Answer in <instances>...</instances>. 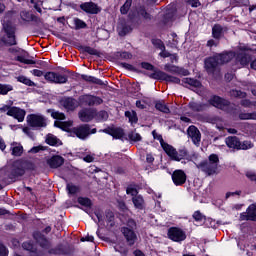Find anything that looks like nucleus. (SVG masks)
Segmentation results:
<instances>
[{
    "mask_svg": "<svg viewBox=\"0 0 256 256\" xmlns=\"http://www.w3.org/2000/svg\"><path fill=\"white\" fill-rule=\"evenodd\" d=\"M219 167V156L217 154H211L207 161L200 162L197 168L206 175H215L217 168Z\"/></svg>",
    "mask_w": 256,
    "mask_h": 256,
    "instance_id": "obj_1",
    "label": "nucleus"
},
{
    "mask_svg": "<svg viewBox=\"0 0 256 256\" xmlns=\"http://www.w3.org/2000/svg\"><path fill=\"white\" fill-rule=\"evenodd\" d=\"M72 133L76 135L78 139L85 141V139H87L89 135H95V133H97V128L91 129V126L89 124H82L78 127H74L72 129Z\"/></svg>",
    "mask_w": 256,
    "mask_h": 256,
    "instance_id": "obj_2",
    "label": "nucleus"
},
{
    "mask_svg": "<svg viewBox=\"0 0 256 256\" xmlns=\"http://www.w3.org/2000/svg\"><path fill=\"white\" fill-rule=\"evenodd\" d=\"M3 30L6 33V37L2 39L5 45L13 47L17 45V39L15 38V28L9 22L3 23Z\"/></svg>",
    "mask_w": 256,
    "mask_h": 256,
    "instance_id": "obj_3",
    "label": "nucleus"
},
{
    "mask_svg": "<svg viewBox=\"0 0 256 256\" xmlns=\"http://www.w3.org/2000/svg\"><path fill=\"white\" fill-rule=\"evenodd\" d=\"M149 77L159 81H166V83H174L175 85H179V83H181V79H179L177 76L169 75L161 70H157L156 72L150 74Z\"/></svg>",
    "mask_w": 256,
    "mask_h": 256,
    "instance_id": "obj_4",
    "label": "nucleus"
},
{
    "mask_svg": "<svg viewBox=\"0 0 256 256\" xmlns=\"http://www.w3.org/2000/svg\"><path fill=\"white\" fill-rule=\"evenodd\" d=\"M221 64L216 55L208 57L204 60V69L208 75H215L216 71L219 70Z\"/></svg>",
    "mask_w": 256,
    "mask_h": 256,
    "instance_id": "obj_5",
    "label": "nucleus"
},
{
    "mask_svg": "<svg viewBox=\"0 0 256 256\" xmlns=\"http://www.w3.org/2000/svg\"><path fill=\"white\" fill-rule=\"evenodd\" d=\"M44 79H46V81L49 83H56L59 85H63L68 81L67 75L61 74L59 72H47L44 75Z\"/></svg>",
    "mask_w": 256,
    "mask_h": 256,
    "instance_id": "obj_6",
    "label": "nucleus"
},
{
    "mask_svg": "<svg viewBox=\"0 0 256 256\" xmlns=\"http://www.w3.org/2000/svg\"><path fill=\"white\" fill-rule=\"evenodd\" d=\"M30 127H47V118L41 114H30L27 116Z\"/></svg>",
    "mask_w": 256,
    "mask_h": 256,
    "instance_id": "obj_7",
    "label": "nucleus"
},
{
    "mask_svg": "<svg viewBox=\"0 0 256 256\" xmlns=\"http://www.w3.org/2000/svg\"><path fill=\"white\" fill-rule=\"evenodd\" d=\"M168 237L176 243H181L187 239V234L181 228L172 227L168 230Z\"/></svg>",
    "mask_w": 256,
    "mask_h": 256,
    "instance_id": "obj_8",
    "label": "nucleus"
},
{
    "mask_svg": "<svg viewBox=\"0 0 256 256\" xmlns=\"http://www.w3.org/2000/svg\"><path fill=\"white\" fill-rule=\"evenodd\" d=\"M79 102L82 105H88L89 107H93V105H101V103H103V99L99 96L85 94L79 97Z\"/></svg>",
    "mask_w": 256,
    "mask_h": 256,
    "instance_id": "obj_9",
    "label": "nucleus"
},
{
    "mask_svg": "<svg viewBox=\"0 0 256 256\" xmlns=\"http://www.w3.org/2000/svg\"><path fill=\"white\" fill-rule=\"evenodd\" d=\"M6 115H8L9 117H13L14 119H17L19 123H23V121H25V115H27V112H25L24 109L12 106L10 110L6 112Z\"/></svg>",
    "mask_w": 256,
    "mask_h": 256,
    "instance_id": "obj_10",
    "label": "nucleus"
},
{
    "mask_svg": "<svg viewBox=\"0 0 256 256\" xmlns=\"http://www.w3.org/2000/svg\"><path fill=\"white\" fill-rule=\"evenodd\" d=\"M187 135L189 139H191L192 143L196 145V147H199V145H201V132L197 127H195L194 125L190 126L187 129Z\"/></svg>",
    "mask_w": 256,
    "mask_h": 256,
    "instance_id": "obj_11",
    "label": "nucleus"
},
{
    "mask_svg": "<svg viewBox=\"0 0 256 256\" xmlns=\"http://www.w3.org/2000/svg\"><path fill=\"white\" fill-rule=\"evenodd\" d=\"M240 221H256V203L250 204L246 212L240 214Z\"/></svg>",
    "mask_w": 256,
    "mask_h": 256,
    "instance_id": "obj_12",
    "label": "nucleus"
},
{
    "mask_svg": "<svg viewBox=\"0 0 256 256\" xmlns=\"http://www.w3.org/2000/svg\"><path fill=\"white\" fill-rule=\"evenodd\" d=\"M172 181L176 187H181V185H185L187 182V174L183 170H175L172 173Z\"/></svg>",
    "mask_w": 256,
    "mask_h": 256,
    "instance_id": "obj_13",
    "label": "nucleus"
},
{
    "mask_svg": "<svg viewBox=\"0 0 256 256\" xmlns=\"http://www.w3.org/2000/svg\"><path fill=\"white\" fill-rule=\"evenodd\" d=\"M60 105L66 109V111H75L79 107V102L71 97H65L60 100Z\"/></svg>",
    "mask_w": 256,
    "mask_h": 256,
    "instance_id": "obj_14",
    "label": "nucleus"
},
{
    "mask_svg": "<svg viewBox=\"0 0 256 256\" xmlns=\"http://www.w3.org/2000/svg\"><path fill=\"white\" fill-rule=\"evenodd\" d=\"M80 9L82 11H85V13H88L90 15H97V13H101V8L97 6V4L93 2H85L80 5Z\"/></svg>",
    "mask_w": 256,
    "mask_h": 256,
    "instance_id": "obj_15",
    "label": "nucleus"
},
{
    "mask_svg": "<svg viewBox=\"0 0 256 256\" xmlns=\"http://www.w3.org/2000/svg\"><path fill=\"white\" fill-rule=\"evenodd\" d=\"M78 117L82 123H89L95 119V109H84L78 113Z\"/></svg>",
    "mask_w": 256,
    "mask_h": 256,
    "instance_id": "obj_16",
    "label": "nucleus"
},
{
    "mask_svg": "<svg viewBox=\"0 0 256 256\" xmlns=\"http://www.w3.org/2000/svg\"><path fill=\"white\" fill-rule=\"evenodd\" d=\"M164 71H167V73H172L173 75H183L184 77L189 75V70L179 68L178 66L172 64H165Z\"/></svg>",
    "mask_w": 256,
    "mask_h": 256,
    "instance_id": "obj_17",
    "label": "nucleus"
},
{
    "mask_svg": "<svg viewBox=\"0 0 256 256\" xmlns=\"http://www.w3.org/2000/svg\"><path fill=\"white\" fill-rule=\"evenodd\" d=\"M121 231L128 245H135V241H137V234H135V231L129 227H123Z\"/></svg>",
    "mask_w": 256,
    "mask_h": 256,
    "instance_id": "obj_18",
    "label": "nucleus"
},
{
    "mask_svg": "<svg viewBox=\"0 0 256 256\" xmlns=\"http://www.w3.org/2000/svg\"><path fill=\"white\" fill-rule=\"evenodd\" d=\"M210 105H213V107H217V109H225L226 107H229V102L219 96H213L209 100Z\"/></svg>",
    "mask_w": 256,
    "mask_h": 256,
    "instance_id": "obj_19",
    "label": "nucleus"
},
{
    "mask_svg": "<svg viewBox=\"0 0 256 256\" xmlns=\"http://www.w3.org/2000/svg\"><path fill=\"white\" fill-rule=\"evenodd\" d=\"M216 58L218 59V63H220V65H225V63H229V61L235 59V52H223L216 54Z\"/></svg>",
    "mask_w": 256,
    "mask_h": 256,
    "instance_id": "obj_20",
    "label": "nucleus"
},
{
    "mask_svg": "<svg viewBox=\"0 0 256 256\" xmlns=\"http://www.w3.org/2000/svg\"><path fill=\"white\" fill-rule=\"evenodd\" d=\"M236 63H239L241 67H247L251 63V54L240 52L236 55Z\"/></svg>",
    "mask_w": 256,
    "mask_h": 256,
    "instance_id": "obj_21",
    "label": "nucleus"
},
{
    "mask_svg": "<svg viewBox=\"0 0 256 256\" xmlns=\"http://www.w3.org/2000/svg\"><path fill=\"white\" fill-rule=\"evenodd\" d=\"M162 148L164 149L165 153L172 159V161H177V149L175 147L162 142Z\"/></svg>",
    "mask_w": 256,
    "mask_h": 256,
    "instance_id": "obj_22",
    "label": "nucleus"
},
{
    "mask_svg": "<svg viewBox=\"0 0 256 256\" xmlns=\"http://www.w3.org/2000/svg\"><path fill=\"white\" fill-rule=\"evenodd\" d=\"M47 163L49 167H51V169H57L61 167L63 163H65V159H63V157L61 156H53L50 159H48Z\"/></svg>",
    "mask_w": 256,
    "mask_h": 256,
    "instance_id": "obj_23",
    "label": "nucleus"
},
{
    "mask_svg": "<svg viewBox=\"0 0 256 256\" xmlns=\"http://www.w3.org/2000/svg\"><path fill=\"white\" fill-rule=\"evenodd\" d=\"M100 132L108 133V135H111L114 139H123L125 135V132H123V129L121 128H116L113 130L104 129V130H100Z\"/></svg>",
    "mask_w": 256,
    "mask_h": 256,
    "instance_id": "obj_24",
    "label": "nucleus"
},
{
    "mask_svg": "<svg viewBox=\"0 0 256 256\" xmlns=\"http://www.w3.org/2000/svg\"><path fill=\"white\" fill-rule=\"evenodd\" d=\"M12 177H21L25 175V169H23V166L21 165V162H15L12 166L11 170Z\"/></svg>",
    "mask_w": 256,
    "mask_h": 256,
    "instance_id": "obj_25",
    "label": "nucleus"
},
{
    "mask_svg": "<svg viewBox=\"0 0 256 256\" xmlns=\"http://www.w3.org/2000/svg\"><path fill=\"white\" fill-rule=\"evenodd\" d=\"M132 203L135 209H138L139 211L145 209V199H143V196L141 195L132 197Z\"/></svg>",
    "mask_w": 256,
    "mask_h": 256,
    "instance_id": "obj_26",
    "label": "nucleus"
},
{
    "mask_svg": "<svg viewBox=\"0 0 256 256\" xmlns=\"http://www.w3.org/2000/svg\"><path fill=\"white\" fill-rule=\"evenodd\" d=\"M225 143L229 149H239V138L237 136H229L225 139Z\"/></svg>",
    "mask_w": 256,
    "mask_h": 256,
    "instance_id": "obj_27",
    "label": "nucleus"
},
{
    "mask_svg": "<svg viewBox=\"0 0 256 256\" xmlns=\"http://www.w3.org/2000/svg\"><path fill=\"white\" fill-rule=\"evenodd\" d=\"M188 107H189V109H191V111L201 112V111H205L207 109V104L192 101L188 104Z\"/></svg>",
    "mask_w": 256,
    "mask_h": 256,
    "instance_id": "obj_28",
    "label": "nucleus"
},
{
    "mask_svg": "<svg viewBox=\"0 0 256 256\" xmlns=\"http://www.w3.org/2000/svg\"><path fill=\"white\" fill-rule=\"evenodd\" d=\"M81 79H83V81H87L88 83H94L95 85H101V86L107 85V82H104L101 79L95 78L93 76L85 75V74L81 75Z\"/></svg>",
    "mask_w": 256,
    "mask_h": 256,
    "instance_id": "obj_29",
    "label": "nucleus"
},
{
    "mask_svg": "<svg viewBox=\"0 0 256 256\" xmlns=\"http://www.w3.org/2000/svg\"><path fill=\"white\" fill-rule=\"evenodd\" d=\"M34 239L37 241V243H39L40 247H43L44 249L49 247V241L47 238H45V236H43V234L39 232L34 233Z\"/></svg>",
    "mask_w": 256,
    "mask_h": 256,
    "instance_id": "obj_30",
    "label": "nucleus"
},
{
    "mask_svg": "<svg viewBox=\"0 0 256 256\" xmlns=\"http://www.w3.org/2000/svg\"><path fill=\"white\" fill-rule=\"evenodd\" d=\"M11 150H12V155L14 157H21V155H23V145L17 142H13L11 144Z\"/></svg>",
    "mask_w": 256,
    "mask_h": 256,
    "instance_id": "obj_31",
    "label": "nucleus"
},
{
    "mask_svg": "<svg viewBox=\"0 0 256 256\" xmlns=\"http://www.w3.org/2000/svg\"><path fill=\"white\" fill-rule=\"evenodd\" d=\"M55 127H58L59 129H62V131H67L69 132V129H71V127H73V121L69 120V121H56L54 122Z\"/></svg>",
    "mask_w": 256,
    "mask_h": 256,
    "instance_id": "obj_32",
    "label": "nucleus"
},
{
    "mask_svg": "<svg viewBox=\"0 0 256 256\" xmlns=\"http://www.w3.org/2000/svg\"><path fill=\"white\" fill-rule=\"evenodd\" d=\"M131 31V26L123 23L118 24V35H120V37H125V35H127V33H131Z\"/></svg>",
    "mask_w": 256,
    "mask_h": 256,
    "instance_id": "obj_33",
    "label": "nucleus"
},
{
    "mask_svg": "<svg viewBox=\"0 0 256 256\" xmlns=\"http://www.w3.org/2000/svg\"><path fill=\"white\" fill-rule=\"evenodd\" d=\"M94 119H96V121L101 123V122L107 121V119H109V114L105 110H101L99 112H97V110H95Z\"/></svg>",
    "mask_w": 256,
    "mask_h": 256,
    "instance_id": "obj_34",
    "label": "nucleus"
},
{
    "mask_svg": "<svg viewBox=\"0 0 256 256\" xmlns=\"http://www.w3.org/2000/svg\"><path fill=\"white\" fill-rule=\"evenodd\" d=\"M47 145H51L52 147L61 145V140H59L55 135L48 134L46 136Z\"/></svg>",
    "mask_w": 256,
    "mask_h": 256,
    "instance_id": "obj_35",
    "label": "nucleus"
},
{
    "mask_svg": "<svg viewBox=\"0 0 256 256\" xmlns=\"http://www.w3.org/2000/svg\"><path fill=\"white\" fill-rule=\"evenodd\" d=\"M222 33L223 27H221V25L219 24L214 25V27L212 28V37H214V39H221Z\"/></svg>",
    "mask_w": 256,
    "mask_h": 256,
    "instance_id": "obj_36",
    "label": "nucleus"
},
{
    "mask_svg": "<svg viewBox=\"0 0 256 256\" xmlns=\"http://www.w3.org/2000/svg\"><path fill=\"white\" fill-rule=\"evenodd\" d=\"M17 81L19 83H23L24 85H27L28 87H35V82L31 81V79L27 78V76H18L17 78Z\"/></svg>",
    "mask_w": 256,
    "mask_h": 256,
    "instance_id": "obj_37",
    "label": "nucleus"
},
{
    "mask_svg": "<svg viewBox=\"0 0 256 256\" xmlns=\"http://www.w3.org/2000/svg\"><path fill=\"white\" fill-rule=\"evenodd\" d=\"M48 113H50V115H51V117H53V119H58V121H64V119H65L64 113L55 111L54 109H49Z\"/></svg>",
    "mask_w": 256,
    "mask_h": 256,
    "instance_id": "obj_38",
    "label": "nucleus"
},
{
    "mask_svg": "<svg viewBox=\"0 0 256 256\" xmlns=\"http://www.w3.org/2000/svg\"><path fill=\"white\" fill-rule=\"evenodd\" d=\"M155 107L157 111H161V113H171V110H169V107H167V105H165V103L161 101L156 102Z\"/></svg>",
    "mask_w": 256,
    "mask_h": 256,
    "instance_id": "obj_39",
    "label": "nucleus"
},
{
    "mask_svg": "<svg viewBox=\"0 0 256 256\" xmlns=\"http://www.w3.org/2000/svg\"><path fill=\"white\" fill-rule=\"evenodd\" d=\"M183 83L190 85L191 87H201V82L193 78H184Z\"/></svg>",
    "mask_w": 256,
    "mask_h": 256,
    "instance_id": "obj_40",
    "label": "nucleus"
},
{
    "mask_svg": "<svg viewBox=\"0 0 256 256\" xmlns=\"http://www.w3.org/2000/svg\"><path fill=\"white\" fill-rule=\"evenodd\" d=\"M138 15L140 17H143V19H145V21H151V14H149L147 12V10H145V7H139L138 8Z\"/></svg>",
    "mask_w": 256,
    "mask_h": 256,
    "instance_id": "obj_41",
    "label": "nucleus"
},
{
    "mask_svg": "<svg viewBox=\"0 0 256 256\" xmlns=\"http://www.w3.org/2000/svg\"><path fill=\"white\" fill-rule=\"evenodd\" d=\"M131 5H133V0H126L124 5L120 8V13H122V15H127L129 9H131Z\"/></svg>",
    "mask_w": 256,
    "mask_h": 256,
    "instance_id": "obj_42",
    "label": "nucleus"
},
{
    "mask_svg": "<svg viewBox=\"0 0 256 256\" xmlns=\"http://www.w3.org/2000/svg\"><path fill=\"white\" fill-rule=\"evenodd\" d=\"M10 91H13V85L0 84V95H7Z\"/></svg>",
    "mask_w": 256,
    "mask_h": 256,
    "instance_id": "obj_43",
    "label": "nucleus"
},
{
    "mask_svg": "<svg viewBox=\"0 0 256 256\" xmlns=\"http://www.w3.org/2000/svg\"><path fill=\"white\" fill-rule=\"evenodd\" d=\"M125 117H127L130 123H137L139 119L137 118V113L135 111H126Z\"/></svg>",
    "mask_w": 256,
    "mask_h": 256,
    "instance_id": "obj_44",
    "label": "nucleus"
},
{
    "mask_svg": "<svg viewBox=\"0 0 256 256\" xmlns=\"http://www.w3.org/2000/svg\"><path fill=\"white\" fill-rule=\"evenodd\" d=\"M152 45L157 49H160V51H165V44L161 39H152Z\"/></svg>",
    "mask_w": 256,
    "mask_h": 256,
    "instance_id": "obj_45",
    "label": "nucleus"
},
{
    "mask_svg": "<svg viewBox=\"0 0 256 256\" xmlns=\"http://www.w3.org/2000/svg\"><path fill=\"white\" fill-rule=\"evenodd\" d=\"M17 61L24 63V65H35V61L33 59H28L25 56H18Z\"/></svg>",
    "mask_w": 256,
    "mask_h": 256,
    "instance_id": "obj_46",
    "label": "nucleus"
},
{
    "mask_svg": "<svg viewBox=\"0 0 256 256\" xmlns=\"http://www.w3.org/2000/svg\"><path fill=\"white\" fill-rule=\"evenodd\" d=\"M20 17L22 21H26L27 23L31 22V18L33 17V14L27 12V11H22L20 12Z\"/></svg>",
    "mask_w": 256,
    "mask_h": 256,
    "instance_id": "obj_47",
    "label": "nucleus"
},
{
    "mask_svg": "<svg viewBox=\"0 0 256 256\" xmlns=\"http://www.w3.org/2000/svg\"><path fill=\"white\" fill-rule=\"evenodd\" d=\"M253 147V144L251 141H244V142H239L238 150L242 149L246 151L247 149H251Z\"/></svg>",
    "mask_w": 256,
    "mask_h": 256,
    "instance_id": "obj_48",
    "label": "nucleus"
},
{
    "mask_svg": "<svg viewBox=\"0 0 256 256\" xmlns=\"http://www.w3.org/2000/svg\"><path fill=\"white\" fill-rule=\"evenodd\" d=\"M74 25L75 29H85V27H87V24L79 18L74 19Z\"/></svg>",
    "mask_w": 256,
    "mask_h": 256,
    "instance_id": "obj_49",
    "label": "nucleus"
},
{
    "mask_svg": "<svg viewBox=\"0 0 256 256\" xmlns=\"http://www.w3.org/2000/svg\"><path fill=\"white\" fill-rule=\"evenodd\" d=\"M230 95L231 97H240V99H245V97H247L245 92H241L239 90H231Z\"/></svg>",
    "mask_w": 256,
    "mask_h": 256,
    "instance_id": "obj_50",
    "label": "nucleus"
},
{
    "mask_svg": "<svg viewBox=\"0 0 256 256\" xmlns=\"http://www.w3.org/2000/svg\"><path fill=\"white\" fill-rule=\"evenodd\" d=\"M78 203L83 205V207H91V200L89 198H78Z\"/></svg>",
    "mask_w": 256,
    "mask_h": 256,
    "instance_id": "obj_51",
    "label": "nucleus"
},
{
    "mask_svg": "<svg viewBox=\"0 0 256 256\" xmlns=\"http://www.w3.org/2000/svg\"><path fill=\"white\" fill-rule=\"evenodd\" d=\"M128 137L130 141H141V134L137 132H130Z\"/></svg>",
    "mask_w": 256,
    "mask_h": 256,
    "instance_id": "obj_52",
    "label": "nucleus"
},
{
    "mask_svg": "<svg viewBox=\"0 0 256 256\" xmlns=\"http://www.w3.org/2000/svg\"><path fill=\"white\" fill-rule=\"evenodd\" d=\"M141 67H142V69H146V71H154V73L157 71V70H155V66H153L152 64H150L148 62H142Z\"/></svg>",
    "mask_w": 256,
    "mask_h": 256,
    "instance_id": "obj_53",
    "label": "nucleus"
},
{
    "mask_svg": "<svg viewBox=\"0 0 256 256\" xmlns=\"http://www.w3.org/2000/svg\"><path fill=\"white\" fill-rule=\"evenodd\" d=\"M184 157H187V151L185 149H180L176 153V161H181Z\"/></svg>",
    "mask_w": 256,
    "mask_h": 256,
    "instance_id": "obj_54",
    "label": "nucleus"
},
{
    "mask_svg": "<svg viewBox=\"0 0 256 256\" xmlns=\"http://www.w3.org/2000/svg\"><path fill=\"white\" fill-rule=\"evenodd\" d=\"M193 219L199 223L205 219V216L202 215L201 211H195L193 214Z\"/></svg>",
    "mask_w": 256,
    "mask_h": 256,
    "instance_id": "obj_55",
    "label": "nucleus"
},
{
    "mask_svg": "<svg viewBox=\"0 0 256 256\" xmlns=\"http://www.w3.org/2000/svg\"><path fill=\"white\" fill-rule=\"evenodd\" d=\"M126 193L127 195H131L132 197H138L139 195V192L137 191L136 188H133V187H128L126 189Z\"/></svg>",
    "mask_w": 256,
    "mask_h": 256,
    "instance_id": "obj_56",
    "label": "nucleus"
},
{
    "mask_svg": "<svg viewBox=\"0 0 256 256\" xmlns=\"http://www.w3.org/2000/svg\"><path fill=\"white\" fill-rule=\"evenodd\" d=\"M22 247L26 251H31V253H35V248H33V244H31V242H24L22 244Z\"/></svg>",
    "mask_w": 256,
    "mask_h": 256,
    "instance_id": "obj_57",
    "label": "nucleus"
},
{
    "mask_svg": "<svg viewBox=\"0 0 256 256\" xmlns=\"http://www.w3.org/2000/svg\"><path fill=\"white\" fill-rule=\"evenodd\" d=\"M67 191L71 195H75V193H77V191H78V188H77V186H75L73 184H67Z\"/></svg>",
    "mask_w": 256,
    "mask_h": 256,
    "instance_id": "obj_58",
    "label": "nucleus"
},
{
    "mask_svg": "<svg viewBox=\"0 0 256 256\" xmlns=\"http://www.w3.org/2000/svg\"><path fill=\"white\" fill-rule=\"evenodd\" d=\"M84 51H85V53H88L89 55H99V51H97L96 49L91 48L89 46H86L84 48Z\"/></svg>",
    "mask_w": 256,
    "mask_h": 256,
    "instance_id": "obj_59",
    "label": "nucleus"
},
{
    "mask_svg": "<svg viewBox=\"0 0 256 256\" xmlns=\"http://www.w3.org/2000/svg\"><path fill=\"white\" fill-rule=\"evenodd\" d=\"M9 255V250H7V247L5 245L0 244V256H7Z\"/></svg>",
    "mask_w": 256,
    "mask_h": 256,
    "instance_id": "obj_60",
    "label": "nucleus"
},
{
    "mask_svg": "<svg viewBox=\"0 0 256 256\" xmlns=\"http://www.w3.org/2000/svg\"><path fill=\"white\" fill-rule=\"evenodd\" d=\"M152 135H153L154 139H157V141H160L161 144L165 143V141H163V136L158 134L156 130L152 131Z\"/></svg>",
    "mask_w": 256,
    "mask_h": 256,
    "instance_id": "obj_61",
    "label": "nucleus"
},
{
    "mask_svg": "<svg viewBox=\"0 0 256 256\" xmlns=\"http://www.w3.org/2000/svg\"><path fill=\"white\" fill-rule=\"evenodd\" d=\"M186 3H188V5H191V7L201 6V2H199V0H186Z\"/></svg>",
    "mask_w": 256,
    "mask_h": 256,
    "instance_id": "obj_62",
    "label": "nucleus"
},
{
    "mask_svg": "<svg viewBox=\"0 0 256 256\" xmlns=\"http://www.w3.org/2000/svg\"><path fill=\"white\" fill-rule=\"evenodd\" d=\"M219 45V40L210 39L207 41V47H217Z\"/></svg>",
    "mask_w": 256,
    "mask_h": 256,
    "instance_id": "obj_63",
    "label": "nucleus"
},
{
    "mask_svg": "<svg viewBox=\"0 0 256 256\" xmlns=\"http://www.w3.org/2000/svg\"><path fill=\"white\" fill-rule=\"evenodd\" d=\"M127 227H128V229H135V227H137V224L135 223V220H133V219H129L128 221H127Z\"/></svg>",
    "mask_w": 256,
    "mask_h": 256,
    "instance_id": "obj_64",
    "label": "nucleus"
}]
</instances>
